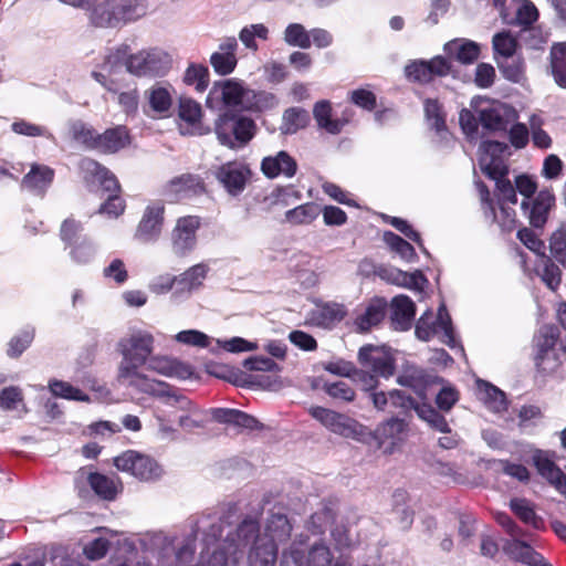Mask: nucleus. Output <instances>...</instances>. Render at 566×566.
<instances>
[{
	"label": "nucleus",
	"mask_w": 566,
	"mask_h": 566,
	"mask_svg": "<svg viewBox=\"0 0 566 566\" xmlns=\"http://www.w3.org/2000/svg\"><path fill=\"white\" fill-rule=\"evenodd\" d=\"M284 40L287 44L308 49L311 46L310 31L300 23H291L286 27L284 32Z\"/></svg>",
	"instance_id": "nucleus-56"
},
{
	"label": "nucleus",
	"mask_w": 566,
	"mask_h": 566,
	"mask_svg": "<svg viewBox=\"0 0 566 566\" xmlns=\"http://www.w3.org/2000/svg\"><path fill=\"white\" fill-rule=\"evenodd\" d=\"M49 389L55 397L75 401H90L87 394L67 381L52 379L49 382Z\"/></svg>",
	"instance_id": "nucleus-38"
},
{
	"label": "nucleus",
	"mask_w": 566,
	"mask_h": 566,
	"mask_svg": "<svg viewBox=\"0 0 566 566\" xmlns=\"http://www.w3.org/2000/svg\"><path fill=\"white\" fill-rule=\"evenodd\" d=\"M460 400V391L453 386H443L437 394L434 402L440 411L449 412Z\"/></svg>",
	"instance_id": "nucleus-63"
},
{
	"label": "nucleus",
	"mask_w": 566,
	"mask_h": 566,
	"mask_svg": "<svg viewBox=\"0 0 566 566\" xmlns=\"http://www.w3.org/2000/svg\"><path fill=\"white\" fill-rule=\"evenodd\" d=\"M555 205V196L549 190H541L530 202L524 199L522 209L527 213L530 224L534 228H543L547 222L549 210Z\"/></svg>",
	"instance_id": "nucleus-16"
},
{
	"label": "nucleus",
	"mask_w": 566,
	"mask_h": 566,
	"mask_svg": "<svg viewBox=\"0 0 566 566\" xmlns=\"http://www.w3.org/2000/svg\"><path fill=\"white\" fill-rule=\"evenodd\" d=\"M424 113L427 119L430 122L431 127L440 133L447 129V123L442 106L438 99L428 98L424 101Z\"/></svg>",
	"instance_id": "nucleus-52"
},
{
	"label": "nucleus",
	"mask_w": 566,
	"mask_h": 566,
	"mask_svg": "<svg viewBox=\"0 0 566 566\" xmlns=\"http://www.w3.org/2000/svg\"><path fill=\"white\" fill-rule=\"evenodd\" d=\"M321 213L318 205L306 202L285 212V220L292 226L312 223Z\"/></svg>",
	"instance_id": "nucleus-31"
},
{
	"label": "nucleus",
	"mask_w": 566,
	"mask_h": 566,
	"mask_svg": "<svg viewBox=\"0 0 566 566\" xmlns=\"http://www.w3.org/2000/svg\"><path fill=\"white\" fill-rule=\"evenodd\" d=\"M549 251L552 256L566 268V229L559 228L554 231L549 239Z\"/></svg>",
	"instance_id": "nucleus-59"
},
{
	"label": "nucleus",
	"mask_w": 566,
	"mask_h": 566,
	"mask_svg": "<svg viewBox=\"0 0 566 566\" xmlns=\"http://www.w3.org/2000/svg\"><path fill=\"white\" fill-rule=\"evenodd\" d=\"M358 361L376 375L389 378L395 374V358L384 346L364 345L358 350Z\"/></svg>",
	"instance_id": "nucleus-12"
},
{
	"label": "nucleus",
	"mask_w": 566,
	"mask_h": 566,
	"mask_svg": "<svg viewBox=\"0 0 566 566\" xmlns=\"http://www.w3.org/2000/svg\"><path fill=\"white\" fill-rule=\"evenodd\" d=\"M388 303L384 297L375 296L369 300L365 311L355 317L354 324L358 333H368L378 326L386 317Z\"/></svg>",
	"instance_id": "nucleus-19"
},
{
	"label": "nucleus",
	"mask_w": 566,
	"mask_h": 566,
	"mask_svg": "<svg viewBox=\"0 0 566 566\" xmlns=\"http://www.w3.org/2000/svg\"><path fill=\"white\" fill-rule=\"evenodd\" d=\"M421 419H423L428 424L443 433H450L451 429L446 419V417L440 412V410L434 409L431 405L423 403L422 406H418L416 410Z\"/></svg>",
	"instance_id": "nucleus-40"
},
{
	"label": "nucleus",
	"mask_w": 566,
	"mask_h": 566,
	"mask_svg": "<svg viewBox=\"0 0 566 566\" xmlns=\"http://www.w3.org/2000/svg\"><path fill=\"white\" fill-rule=\"evenodd\" d=\"M541 279L552 291H556L560 285L562 271L549 256L544 255L542 259Z\"/></svg>",
	"instance_id": "nucleus-50"
},
{
	"label": "nucleus",
	"mask_w": 566,
	"mask_h": 566,
	"mask_svg": "<svg viewBox=\"0 0 566 566\" xmlns=\"http://www.w3.org/2000/svg\"><path fill=\"white\" fill-rule=\"evenodd\" d=\"M268 35V28L264 24L259 23L243 28L239 33V39L248 49L256 51L258 44L255 42V38L266 40Z\"/></svg>",
	"instance_id": "nucleus-58"
},
{
	"label": "nucleus",
	"mask_w": 566,
	"mask_h": 566,
	"mask_svg": "<svg viewBox=\"0 0 566 566\" xmlns=\"http://www.w3.org/2000/svg\"><path fill=\"white\" fill-rule=\"evenodd\" d=\"M145 391L158 396V397H169L174 398L175 402L179 405L181 409H190L192 406V402L185 396H177L174 392V387L164 382V381H153L150 384H147V388Z\"/></svg>",
	"instance_id": "nucleus-46"
},
{
	"label": "nucleus",
	"mask_w": 566,
	"mask_h": 566,
	"mask_svg": "<svg viewBox=\"0 0 566 566\" xmlns=\"http://www.w3.org/2000/svg\"><path fill=\"white\" fill-rule=\"evenodd\" d=\"M114 467L142 482H154L163 475L161 465L150 455L126 450L113 459Z\"/></svg>",
	"instance_id": "nucleus-4"
},
{
	"label": "nucleus",
	"mask_w": 566,
	"mask_h": 566,
	"mask_svg": "<svg viewBox=\"0 0 566 566\" xmlns=\"http://www.w3.org/2000/svg\"><path fill=\"white\" fill-rule=\"evenodd\" d=\"M432 318L433 313L431 310H428L418 319L416 325V335L419 339L427 342L437 333V326Z\"/></svg>",
	"instance_id": "nucleus-64"
},
{
	"label": "nucleus",
	"mask_w": 566,
	"mask_h": 566,
	"mask_svg": "<svg viewBox=\"0 0 566 566\" xmlns=\"http://www.w3.org/2000/svg\"><path fill=\"white\" fill-rule=\"evenodd\" d=\"M178 116L189 125H197L200 123L202 117L201 105L191 98L180 97Z\"/></svg>",
	"instance_id": "nucleus-47"
},
{
	"label": "nucleus",
	"mask_w": 566,
	"mask_h": 566,
	"mask_svg": "<svg viewBox=\"0 0 566 566\" xmlns=\"http://www.w3.org/2000/svg\"><path fill=\"white\" fill-rule=\"evenodd\" d=\"M311 117L306 109L302 107H290L283 114L282 129L285 134H295L304 129L310 124Z\"/></svg>",
	"instance_id": "nucleus-34"
},
{
	"label": "nucleus",
	"mask_w": 566,
	"mask_h": 566,
	"mask_svg": "<svg viewBox=\"0 0 566 566\" xmlns=\"http://www.w3.org/2000/svg\"><path fill=\"white\" fill-rule=\"evenodd\" d=\"M214 133L219 143L230 149L245 146L255 133V123L233 111H226L214 123Z\"/></svg>",
	"instance_id": "nucleus-3"
},
{
	"label": "nucleus",
	"mask_w": 566,
	"mask_h": 566,
	"mask_svg": "<svg viewBox=\"0 0 566 566\" xmlns=\"http://www.w3.org/2000/svg\"><path fill=\"white\" fill-rule=\"evenodd\" d=\"M147 0H103L95 3L88 15L95 28L118 29L147 13Z\"/></svg>",
	"instance_id": "nucleus-1"
},
{
	"label": "nucleus",
	"mask_w": 566,
	"mask_h": 566,
	"mask_svg": "<svg viewBox=\"0 0 566 566\" xmlns=\"http://www.w3.org/2000/svg\"><path fill=\"white\" fill-rule=\"evenodd\" d=\"M154 336L148 332H136L122 338L118 348L123 355V361L118 368L119 378L145 377L138 373V368L147 364L154 349Z\"/></svg>",
	"instance_id": "nucleus-2"
},
{
	"label": "nucleus",
	"mask_w": 566,
	"mask_h": 566,
	"mask_svg": "<svg viewBox=\"0 0 566 566\" xmlns=\"http://www.w3.org/2000/svg\"><path fill=\"white\" fill-rule=\"evenodd\" d=\"M504 59L505 60L503 62L499 63V69L502 75L513 83H518L523 78L525 72L524 59L515 55Z\"/></svg>",
	"instance_id": "nucleus-45"
},
{
	"label": "nucleus",
	"mask_w": 566,
	"mask_h": 566,
	"mask_svg": "<svg viewBox=\"0 0 566 566\" xmlns=\"http://www.w3.org/2000/svg\"><path fill=\"white\" fill-rule=\"evenodd\" d=\"M59 235L65 248L75 244L81 240L88 239V237L84 233L83 223L75 219L73 216L62 221Z\"/></svg>",
	"instance_id": "nucleus-32"
},
{
	"label": "nucleus",
	"mask_w": 566,
	"mask_h": 566,
	"mask_svg": "<svg viewBox=\"0 0 566 566\" xmlns=\"http://www.w3.org/2000/svg\"><path fill=\"white\" fill-rule=\"evenodd\" d=\"M510 509L522 523L535 530L544 527V520L536 514L534 504L530 500L525 497H513L510 501Z\"/></svg>",
	"instance_id": "nucleus-27"
},
{
	"label": "nucleus",
	"mask_w": 566,
	"mask_h": 566,
	"mask_svg": "<svg viewBox=\"0 0 566 566\" xmlns=\"http://www.w3.org/2000/svg\"><path fill=\"white\" fill-rule=\"evenodd\" d=\"M260 526L253 518H244L237 527V537L239 545H248L251 541L256 542L259 538Z\"/></svg>",
	"instance_id": "nucleus-61"
},
{
	"label": "nucleus",
	"mask_w": 566,
	"mask_h": 566,
	"mask_svg": "<svg viewBox=\"0 0 566 566\" xmlns=\"http://www.w3.org/2000/svg\"><path fill=\"white\" fill-rule=\"evenodd\" d=\"M210 64L217 74L224 76L234 71L238 64V59L237 55L214 52L210 56Z\"/></svg>",
	"instance_id": "nucleus-60"
},
{
	"label": "nucleus",
	"mask_w": 566,
	"mask_h": 566,
	"mask_svg": "<svg viewBox=\"0 0 566 566\" xmlns=\"http://www.w3.org/2000/svg\"><path fill=\"white\" fill-rule=\"evenodd\" d=\"M442 382L443 378L415 365L403 366L400 375L397 377V384L411 388L421 399L427 397V389L429 387Z\"/></svg>",
	"instance_id": "nucleus-13"
},
{
	"label": "nucleus",
	"mask_w": 566,
	"mask_h": 566,
	"mask_svg": "<svg viewBox=\"0 0 566 566\" xmlns=\"http://www.w3.org/2000/svg\"><path fill=\"white\" fill-rule=\"evenodd\" d=\"M54 169L46 165L33 164L28 174L21 180V187L29 191L43 196L54 179Z\"/></svg>",
	"instance_id": "nucleus-22"
},
{
	"label": "nucleus",
	"mask_w": 566,
	"mask_h": 566,
	"mask_svg": "<svg viewBox=\"0 0 566 566\" xmlns=\"http://www.w3.org/2000/svg\"><path fill=\"white\" fill-rule=\"evenodd\" d=\"M332 553L323 543L314 544L306 554V566H329Z\"/></svg>",
	"instance_id": "nucleus-62"
},
{
	"label": "nucleus",
	"mask_w": 566,
	"mask_h": 566,
	"mask_svg": "<svg viewBox=\"0 0 566 566\" xmlns=\"http://www.w3.org/2000/svg\"><path fill=\"white\" fill-rule=\"evenodd\" d=\"M132 143L130 132L125 125H116L98 133L96 150L102 155H113L128 147Z\"/></svg>",
	"instance_id": "nucleus-17"
},
{
	"label": "nucleus",
	"mask_w": 566,
	"mask_h": 566,
	"mask_svg": "<svg viewBox=\"0 0 566 566\" xmlns=\"http://www.w3.org/2000/svg\"><path fill=\"white\" fill-rule=\"evenodd\" d=\"M479 120L482 128L490 133L506 130L507 120L496 107H485L480 109Z\"/></svg>",
	"instance_id": "nucleus-36"
},
{
	"label": "nucleus",
	"mask_w": 566,
	"mask_h": 566,
	"mask_svg": "<svg viewBox=\"0 0 566 566\" xmlns=\"http://www.w3.org/2000/svg\"><path fill=\"white\" fill-rule=\"evenodd\" d=\"M478 389L483 395L485 403L493 405L496 409L506 407L505 394L494 385L485 380H478Z\"/></svg>",
	"instance_id": "nucleus-51"
},
{
	"label": "nucleus",
	"mask_w": 566,
	"mask_h": 566,
	"mask_svg": "<svg viewBox=\"0 0 566 566\" xmlns=\"http://www.w3.org/2000/svg\"><path fill=\"white\" fill-rule=\"evenodd\" d=\"M87 483L94 493L105 501H114L122 491L120 483L99 472H91L87 476Z\"/></svg>",
	"instance_id": "nucleus-26"
},
{
	"label": "nucleus",
	"mask_w": 566,
	"mask_h": 566,
	"mask_svg": "<svg viewBox=\"0 0 566 566\" xmlns=\"http://www.w3.org/2000/svg\"><path fill=\"white\" fill-rule=\"evenodd\" d=\"M66 249L69 250V255L72 261L80 265L90 263L95 254V249L90 238L86 240H81L80 242L70 245Z\"/></svg>",
	"instance_id": "nucleus-49"
},
{
	"label": "nucleus",
	"mask_w": 566,
	"mask_h": 566,
	"mask_svg": "<svg viewBox=\"0 0 566 566\" xmlns=\"http://www.w3.org/2000/svg\"><path fill=\"white\" fill-rule=\"evenodd\" d=\"M78 171L85 187L90 191L97 189L104 192H120L117 177L96 159L84 157L78 163Z\"/></svg>",
	"instance_id": "nucleus-7"
},
{
	"label": "nucleus",
	"mask_w": 566,
	"mask_h": 566,
	"mask_svg": "<svg viewBox=\"0 0 566 566\" xmlns=\"http://www.w3.org/2000/svg\"><path fill=\"white\" fill-rule=\"evenodd\" d=\"M556 458L555 451L535 449L532 464L538 475L566 499V474L556 464Z\"/></svg>",
	"instance_id": "nucleus-9"
},
{
	"label": "nucleus",
	"mask_w": 566,
	"mask_h": 566,
	"mask_svg": "<svg viewBox=\"0 0 566 566\" xmlns=\"http://www.w3.org/2000/svg\"><path fill=\"white\" fill-rule=\"evenodd\" d=\"M313 116L317 126L325 132L337 135L350 122L353 111L346 108L340 117L333 118L332 104L327 99H322L315 103L313 107Z\"/></svg>",
	"instance_id": "nucleus-15"
},
{
	"label": "nucleus",
	"mask_w": 566,
	"mask_h": 566,
	"mask_svg": "<svg viewBox=\"0 0 566 566\" xmlns=\"http://www.w3.org/2000/svg\"><path fill=\"white\" fill-rule=\"evenodd\" d=\"M202 226L199 216L179 217L170 232V244L174 254L180 258L189 255L197 247V232Z\"/></svg>",
	"instance_id": "nucleus-8"
},
{
	"label": "nucleus",
	"mask_w": 566,
	"mask_h": 566,
	"mask_svg": "<svg viewBox=\"0 0 566 566\" xmlns=\"http://www.w3.org/2000/svg\"><path fill=\"white\" fill-rule=\"evenodd\" d=\"M266 536L262 539L285 541L290 537L292 526L286 515L272 514L266 523Z\"/></svg>",
	"instance_id": "nucleus-33"
},
{
	"label": "nucleus",
	"mask_w": 566,
	"mask_h": 566,
	"mask_svg": "<svg viewBox=\"0 0 566 566\" xmlns=\"http://www.w3.org/2000/svg\"><path fill=\"white\" fill-rule=\"evenodd\" d=\"M208 192L203 177L198 174L185 172L171 178L164 187L165 196L174 200L190 199Z\"/></svg>",
	"instance_id": "nucleus-11"
},
{
	"label": "nucleus",
	"mask_w": 566,
	"mask_h": 566,
	"mask_svg": "<svg viewBox=\"0 0 566 566\" xmlns=\"http://www.w3.org/2000/svg\"><path fill=\"white\" fill-rule=\"evenodd\" d=\"M322 389L333 400L339 403H349L356 399V391L347 381H325Z\"/></svg>",
	"instance_id": "nucleus-35"
},
{
	"label": "nucleus",
	"mask_w": 566,
	"mask_h": 566,
	"mask_svg": "<svg viewBox=\"0 0 566 566\" xmlns=\"http://www.w3.org/2000/svg\"><path fill=\"white\" fill-rule=\"evenodd\" d=\"M384 239L391 250L397 252L402 259L411 261L416 258L417 254L415 248L400 235L391 231H386L384 233Z\"/></svg>",
	"instance_id": "nucleus-54"
},
{
	"label": "nucleus",
	"mask_w": 566,
	"mask_h": 566,
	"mask_svg": "<svg viewBox=\"0 0 566 566\" xmlns=\"http://www.w3.org/2000/svg\"><path fill=\"white\" fill-rule=\"evenodd\" d=\"M126 69L129 73L136 76H144L153 72L154 59L149 53L138 52L130 54L125 62Z\"/></svg>",
	"instance_id": "nucleus-42"
},
{
	"label": "nucleus",
	"mask_w": 566,
	"mask_h": 566,
	"mask_svg": "<svg viewBox=\"0 0 566 566\" xmlns=\"http://www.w3.org/2000/svg\"><path fill=\"white\" fill-rule=\"evenodd\" d=\"M347 311L343 304L327 302L322 304L316 313V318L322 325H332L345 318Z\"/></svg>",
	"instance_id": "nucleus-41"
},
{
	"label": "nucleus",
	"mask_w": 566,
	"mask_h": 566,
	"mask_svg": "<svg viewBox=\"0 0 566 566\" xmlns=\"http://www.w3.org/2000/svg\"><path fill=\"white\" fill-rule=\"evenodd\" d=\"M22 407L24 412L28 411L22 389L17 386H8L0 391V408L4 411L17 410Z\"/></svg>",
	"instance_id": "nucleus-44"
},
{
	"label": "nucleus",
	"mask_w": 566,
	"mask_h": 566,
	"mask_svg": "<svg viewBox=\"0 0 566 566\" xmlns=\"http://www.w3.org/2000/svg\"><path fill=\"white\" fill-rule=\"evenodd\" d=\"M149 108L157 115L166 117L172 106V95L167 86L156 83L145 92Z\"/></svg>",
	"instance_id": "nucleus-25"
},
{
	"label": "nucleus",
	"mask_w": 566,
	"mask_h": 566,
	"mask_svg": "<svg viewBox=\"0 0 566 566\" xmlns=\"http://www.w3.org/2000/svg\"><path fill=\"white\" fill-rule=\"evenodd\" d=\"M208 273V268L206 264L199 263L187 271L181 273L179 276H175L167 286V290H171L175 283H178L181 286V291H191L193 289H198L201 286L202 281L206 279Z\"/></svg>",
	"instance_id": "nucleus-29"
},
{
	"label": "nucleus",
	"mask_w": 566,
	"mask_h": 566,
	"mask_svg": "<svg viewBox=\"0 0 566 566\" xmlns=\"http://www.w3.org/2000/svg\"><path fill=\"white\" fill-rule=\"evenodd\" d=\"M416 315V305L407 295H397L391 300V323L397 331L410 329Z\"/></svg>",
	"instance_id": "nucleus-23"
},
{
	"label": "nucleus",
	"mask_w": 566,
	"mask_h": 566,
	"mask_svg": "<svg viewBox=\"0 0 566 566\" xmlns=\"http://www.w3.org/2000/svg\"><path fill=\"white\" fill-rule=\"evenodd\" d=\"M549 66L555 83L566 88V42L554 43L549 51Z\"/></svg>",
	"instance_id": "nucleus-28"
},
{
	"label": "nucleus",
	"mask_w": 566,
	"mask_h": 566,
	"mask_svg": "<svg viewBox=\"0 0 566 566\" xmlns=\"http://www.w3.org/2000/svg\"><path fill=\"white\" fill-rule=\"evenodd\" d=\"M216 177L231 196H238L245 189L251 169L247 165L229 161L219 167Z\"/></svg>",
	"instance_id": "nucleus-14"
},
{
	"label": "nucleus",
	"mask_w": 566,
	"mask_h": 566,
	"mask_svg": "<svg viewBox=\"0 0 566 566\" xmlns=\"http://www.w3.org/2000/svg\"><path fill=\"white\" fill-rule=\"evenodd\" d=\"M559 338L560 328L552 323L542 325L535 335V367L544 376L554 373L560 366L558 355L552 354Z\"/></svg>",
	"instance_id": "nucleus-5"
},
{
	"label": "nucleus",
	"mask_w": 566,
	"mask_h": 566,
	"mask_svg": "<svg viewBox=\"0 0 566 566\" xmlns=\"http://www.w3.org/2000/svg\"><path fill=\"white\" fill-rule=\"evenodd\" d=\"M211 417L218 423L229 424L248 430H260L263 424L253 416L231 408H213Z\"/></svg>",
	"instance_id": "nucleus-20"
},
{
	"label": "nucleus",
	"mask_w": 566,
	"mask_h": 566,
	"mask_svg": "<svg viewBox=\"0 0 566 566\" xmlns=\"http://www.w3.org/2000/svg\"><path fill=\"white\" fill-rule=\"evenodd\" d=\"M297 168L296 160L285 150L265 156L260 165L262 174L269 179H274L279 176L292 178L296 175Z\"/></svg>",
	"instance_id": "nucleus-18"
},
{
	"label": "nucleus",
	"mask_w": 566,
	"mask_h": 566,
	"mask_svg": "<svg viewBox=\"0 0 566 566\" xmlns=\"http://www.w3.org/2000/svg\"><path fill=\"white\" fill-rule=\"evenodd\" d=\"M187 85H195L197 92L202 93L209 85V70L202 64H190L184 76Z\"/></svg>",
	"instance_id": "nucleus-43"
},
{
	"label": "nucleus",
	"mask_w": 566,
	"mask_h": 566,
	"mask_svg": "<svg viewBox=\"0 0 566 566\" xmlns=\"http://www.w3.org/2000/svg\"><path fill=\"white\" fill-rule=\"evenodd\" d=\"M492 44L494 53L503 57H512L515 55L518 45L517 40L509 31L496 33L493 36Z\"/></svg>",
	"instance_id": "nucleus-48"
},
{
	"label": "nucleus",
	"mask_w": 566,
	"mask_h": 566,
	"mask_svg": "<svg viewBox=\"0 0 566 566\" xmlns=\"http://www.w3.org/2000/svg\"><path fill=\"white\" fill-rule=\"evenodd\" d=\"M405 422L401 419L391 418L380 423L374 431L364 426L360 442L374 450H382L384 453H392L395 448L402 441Z\"/></svg>",
	"instance_id": "nucleus-6"
},
{
	"label": "nucleus",
	"mask_w": 566,
	"mask_h": 566,
	"mask_svg": "<svg viewBox=\"0 0 566 566\" xmlns=\"http://www.w3.org/2000/svg\"><path fill=\"white\" fill-rule=\"evenodd\" d=\"M405 73L409 81L419 84H429L433 81L429 65L423 60L413 61L408 64L405 69Z\"/></svg>",
	"instance_id": "nucleus-57"
},
{
	"label": "nucleus",
	"mask_w": 566,
	"mask_h": 566,
	"mask_svg": "<svg viewBox=\"0 0 566 566\" xmlns=\"http://www.w3.org/2000/svg\"><path fill=\"white\" fill-rule=\"evenodd\" d=\"M165 205L160 201L148 205L136 227L134 238L143 243L156 242L165 224Z\"/></svg>",
	"instance_id": "nucleus-10"
},
{
	"label": "nucleus",
	"mask_w": 566,
	"mask_h": 566,
	"mask_svg": "<svg viewBox=\"0 0 566 566\" xmlns=\"http://www.w3.org/2000/svg\"><path fill=\"white\" fill-rule=\"evenodd\" d=\"M221 99L226 106H239L242 103L244 88L233 80H227L220 84Z\"/></svg>",
	"instance_id": "nucleus-55"
},
{
	"label": "nucleus",
	"mask_w": 566,
	"mask_h": 566,
	"mask_svg": "<svg viewBox=\"0 0 566 566\" xmlns=\"http://www.w3.org/2000/svg\"><path fill=\"white\" fill-rule=\"evenodd\" d=\"M277 559V545L272 539H258L249 552V566H274Z\"/></svg>",
	"instance_id": "nucleus-24"
},
{
	"label": "nucleus",
	"mask_w": 566,
	"mask_h": 566,
	"mask_svg": "<svg viewBox=\"0 0 566 566\" xmlns=\"http://www.w3.org/2000/svg\"><path fill=\"white\" fill-rule=\"evenodd\" d=\"M329 431L345 438H352L360 442L364 426L357 420L343 413V419H336Z\"/></svg>",
	"instance_id": "nucleus-37"
},
{
	"label": "nucleus",
	"mask_w": 566,
	"mask_h": 566,
	"mask_svg": "<svg viewBox=\"0 0 566 566\" xmlns=\"http://www.w3.org/2000/svg\"><path fill=\"white\" fill-rule=\"evenodd\" d=\"M72 139L88 150H96L98 132L82 122H76L70 129Z\"/></svg>",
	"instance_id": "nucleus-39"
},
{
	"label": "nucleus",
	"mask_w": 566,
	"mask_h": 566,
	"mask_svg": "<svg viewBox=\"0 0 566 566\" xmlns=\"http://www.w3.org/2000/svg\"><path fill=\"white\" fill-rule=\"evenodd\" d=\"M446 51L462 64H472L480 56V46L473 41L458 43L452 41L446 44Z\"/></svg>",
	"instance_id": "nucleus-30"
},
{
	"label": "nucleus",
	"mask_w": 566,
	"mask_h": 566,
	"mask_svg": "<svg viewBox=\"0 0 566 566\" xmlns=\"http://www.w3.org/2000/svg\"><path fill=\"white\" fill-rule=\"evenodd\" d=\"M147 369L179 379H188L193 375V369L189 364L167 356L150 357L147 361Z\"/></svg>",
	"instance_id": "nucleus-21"
},
{
	"label": "nucleus",
	"mask_w": 566,
	"mask_h": 566,
	"mask_svg": "<svg viewBox=\"0 0 566 566\" xmlns=\"http://www.w3.org/2000/svg\"><path fill=\"white\" fill-rule=\"evenodd\" d=\"M34 339L33 329H24L14 335L8 343L7 354L11 358H18L27 350Z\"/></svg>",
	"instance_id": "nucleus-53"
}]
</instances>
